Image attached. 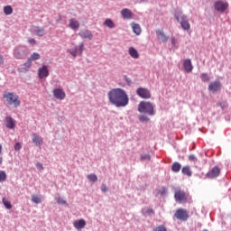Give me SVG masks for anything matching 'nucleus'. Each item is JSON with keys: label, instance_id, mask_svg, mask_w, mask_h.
<instances>
[{"label": "nucleus", "instance_id": "nucleus-19", "mask_svg": "<svg viewBox=\"0 0 231 231\" xmlns=\"http://www.w3.org/2000/svg\"><path fill=\"white\" fill-rule=\"evenodd\" d=\"M156 35L158 39H160V41H162V42H167V41H169V36L165 35V32H163V31H156Z\"/></svg>", "mask_w": 231, "mask_h": 231}, {"label": "nucleus", "instance_id": "nucleus-10", "mask_svg": "<svg viewBox=\"0 0 231 231\" xmlns=\"http://www.w3.org/2000/svg\"><path fill=\"white\" fill-rule=\"evenodd\" d=\"M208 91L211 93H217V91H221V82L213 81L208 85Z\"/></svg>", "mask_w": 231, "mask_h": 231}, {"label": "nucleus", "instance_id": "nucleus-2", "mask_svg": "<svg viewBox=\"0 0 231 231\" xmlns=\"http://www.w3.org/2000/svg\"><path fill=\"white\" fill-rule=\"evenodd\" d=\"M3 97L10 106H14L15 107H19V106H21V100L17 94L14 92H5Z\"/></svg>", "mask_w": 231, "mask_h": 231}, {"label": "nucleus", "instance_id": "nucleus-35", "mask_svg": "<svg viewBox=\"0 0 231 231\" xmlns=\"http://www.w3.org/2000/svg\"><path fill=\"white\" fill-rule=\"evenodd\" d=\"M105 26H107V28H115V23L111 21V19H106L104 23Z\"/></svg>", "mask_w": 231, "mask_h": 231}, {"label": "nucleus", "instance_id": "nucleus-48", "mask_svg": "<svg viewBox=\"0 0 231 231\" xmlns=\"http://www.w3.org/2000/svg\"><path fill=\"white\" fill-rule=\"evenodd\" d=\"M217 106H218L219 107H222V109H224L225 107H226V106L223 105V103H221V102L217 103Z\"/></svg>", "mask_w": 231, "mask_h": 231}, {"label": "nucleus", "instance_id": "nucleus-52", "mask_svg": "<svg viewBox=\"0 0 231 231\" xmlns=\"http://www.w3.org/2000/svg\"><path fill=\"white\" fill-rule=\"evenodd\" d=\"M3 163V158H0V165Z\"/></svg>", "mask_w": 231, "mask_h": 231}, {"label": "nucleus", "instance_id": "nucleus-39", "mask_svg": "<svg viewBox=\"0 0 231 231\" xmlns=\"http://www.w3.org/2000/svg\"><path fill=\"white\" fill-rule=\"evenodd\" d=\"M171 44L174 48H178V40H176V38L174 37H171Z\"/></svg>", "mask_w": 231, "mask_h": 231}, {"label": "nucleus", "instance_id": "nucleus-40", "mask_svg": "<svg viewBox=\"0 0 231 231\" xmlns=\"http://www.w3.org/2000/svg\"><path fill=\"white\" fill-rule=\"evenodd\" d=\"M189 162H198V158L194 154H190L189 156Z\"/></svg>", "mask_w": 231, "mask_h": 231}, {"label": "nucleus", "instance_id": "nucleus-9", "mask_svg": "<svg viewBox=\"0 0 231 231\" xmlns=\"http://www.w3.org/2000/svg\"><path fill=\"white\" fill-rule=\"evenodd\" d=\"M50 70L48 69V67L46 65H42L38 69V77L39 79H46V77H49Z\"/></svg>", "mask_w": 231, "mask_h": 231}, {"label": "nucleus", "instance_id": "nucleus-37", "mask_svg": "<svg viewBox=\"0 0 231 231\" xmlns=\"http://www.w3.org/2000/svg\"><path fill=\"white\" fill-rule=\"evenodd\" d=\"M6 180V172L0 171V181H5Z\"/></svg>", "mask_w": 231, "mask_h": 231}, {"label": "nucleus", "instance_id": "nucleus-34", "mask_svg": "<svg viewBox=\"0 0 231 231\" xmlns=\"http://www.w3.org/2000/svg\"><path fill=\"white\" fill-rule=\"evenodd\" d=\"M200 79L202 82H210V76H208L207 73L200 74Z\"/></svg>", "mask_w": 231, "mask_h": 231}, {"label": "nucleus", "instance_id": "nucleus-45", "mask_svg": "<svg viewBox=\"0 0 231 231\" xmlns=\"http://www.w3.org/2000/svg\"><path fill=\"white\" fill-rule=\"evenodd\" d=\"M125 80L128 84V86H131V83H132L131 79L127 78V76H125Z\"/></svg>", "mask_w": 231, "mask_h": 231}, {"label": "nucleus", "instance_id": "nucleus-15", "mask_svg": "<svg viewBox=\"0 0 231 231\" xmlns=\"http://www.w3.org/2000/svg\"><path fill=\"white\" fill-rule=\"evenodd\" d=\"M32 143H34L36 147H41V145L44 143V141L42 140V137L34 133L32 134Z\"/></svg>", "mask_w": 231, "mask_h": 231}, {"label": "nucleus", "instance_id": "nucleus-50", "mask_svg": "<svg viewBox=\"0 0 231 231\" xmlns=\"http://www.w3.org/2000/svg\"><path fill=\"white\" fill-rule=\"evenodd\" d=\"M145 160H151V156L150 155H146L145 156Z\"/></svg>", "mask_w": 231, "mask_h": 231}, {"label": "nucleus", "instance_id": "nucleus-3", "mask_svg": "<svg viewBox=\"0 0 231 231\" xmlns=\"http://www.w3.org/2000/svg\"><path fill=\"white\" fill-rule=\"evenodd\" d=\"M174 17H175L176 21L178 23H180V24L182 30H184V32H189L190 23H189V18L187 17V15L182 14L180 13V14H175Z\"/></svg>", "mask_w": 231, "mask_h": 231}, {"label": "nucleus", "instance_id": "nucleus-36", "mask_svg": "<svg viewBox=\"0 0 231 231\" xmlns=\"http://www.w3.org/2000/svg\"><path fill=\"white\" fill-rule=\"evenodd\" d=\"M56 201L59 205H67L68 202H66V200H64L62 198L58 197L56 198Z\"/></svg>", "mask_w": 231, "mask_h": 231}, {"label": "nucleus", "instance_id": "nucleus-20", "mask_svg": "<svg viewBox=\"0 0 231 231\" xmlns=\"http://www.w3.org/2000/svg\"><path fill=\"white\" fill-rule=\"evenodd\" d=\"M69 26L71 28V30H79V28H80V23H79V21L76 19H70L69 22Z\"/></svg>", "mask_w": 231, "mask_h": 231}, {"label": "nucleus", "instance_id": "nucleus-51", "mask_svg": "<svg viewBox=\"0 0 231 231\" xmlns=\"http://www.w3.org/2000/svg\"><path fill=\"white\" fill-rule=\"evenodd\" d=\"M3 152V145L0 144V154Z\"/></svg>", "mask_w": 231, "mask_h": 231}, {"label": "nucleus", "instance_id": "nucleus-26", "mask_svg": "<svg viewBox=\"0 0 231 231\" xmlns=\"http://www.w3.org/2000/svg\"><path fill=\"white\" fill-rule=\"evenodd\" d=\"M172 172H180L181 171V164L178 162H175L171 165Z\"/></svg>", "mask_w": 231, "mask_h": 231}, {"label": "nucleus", "instance_id": "nucleus-18", "mask_svg": "<svg viewBox=\"0 0 231 231\" xmlns=\"http://www.w3.org/2000/svg\"><path fill=\"white\" fill-rule=\"evenodd\" d=\"M145 113L146 115H149L150 116H153L154 115V105L152 103H145Z\"/></svg>", "mask_w": 231, "mask_h": 231}, {"label": "nucleus", "instance_id": "nucleus-43", "mask_svg": "<svg viewBox=\"0 0 231 231\" xmlns=\"http://www.w3.org/2000/svg\"><path fill=\"white\" fill-rule=\"evenodd\" d=\"M101 190L102 192H107L109 189L107 188V186H106V184H103L101 185Z\"/></svg>", "mask_w": 231, "mask_h": 231}, {"label": "nucleus", "instance_id": "nucleus-33", "mask_svg": "<svg viewBox=\"0 0 231 231\" xmlns=\"http://www.w3.org/2000/svg\"><path fill=\"white\" fill-rule=\"evenodd\" d=\"M2 203L5 207V208H7L8 210H10V208H12V203L9 200H6L5 198L2 199Z\"/></svg>", "mask_w": 231, "mask_h": 231}, {"label": "nucleus", "instance_id": "nucleus-7", "mask_svg": "<svg viewBox=\"0 0 231 231\" xmlns=\"http://www.w3.org/2000/svg\"><path fill=\"white\" fill-rule=\"evenodd\" d=\"M219 174H221V169L217 166H215L206 174V178L214 180V178H217Z\"/></svg>", "mask_w": 231, "mask_h": 231}, {"label": "nucleus", "instance_id": "nucleus-27", "mask_svg": "<svg viewBox=\"0 0 231 231\" xmlns=\"http://www.w3.org/2000/svg\"><path fill=\"white\" fill-rule=\"evenodd\" d=\"M21 51H24V50L21 49L20 47H16L14 49V57L15 59H23V54L21 53Z\"/></svg>", "mask_w": 231, "mask_h": 231}, {"label": "nucleus", "instance_id": "nucleus-54", "mask_svg": "<svg viewBox=\"0 0 231 231\" xmlns=\"http://www.w3.org/2000/svg\"><path fill=\"white\" fill-rule=\"evenodd\" d=\"M202 231H208V230H207V229H204V230H202Z\"/></svg>", "mask_w": 231, "mask_h": 231}, {"label": "nucleus", "instance_id": "nucleus-6", "mask_svg": "<svg viewBox=\"0 0 231 231\" xmlns=\"http://www.w3.org/2000/svg\"><path fill=\"white\" fill-rule=\"evenodd\" d=\"M174 216L176 219H180V221H187V219H189V213L183 208L177 209Z\"/></svg>", "mask_w": 231, "mask_h": 231}, {"label": "nucleus", "instance_id": "nucleus-25", "mask_svg": "<svg viewBox=\"0 0 231 231\" xmlns=\"http://www.w3.org/2000/svg\"><path fill=\"white\" fill-rule=\"evenodd\" d=\"M181 172L185 176H188V178H190V176H192V170H190V166L182 167Z\"/></svg>", "mask_w": 231, "mask_h": 231}, {"label": "nucleus", "instance_id": "nucleus-42", "mask_svg": "<svg viewBox=\"0 0 231 231\" xmlns=\"http://www.w3.org/2000/svg\"><path fill=\"white\" fill-rule=\"evenodd\" d=\"M21 147H22L21 143H16L14 144V151H21Z\"/></svg>", "mask_w": 231, "mask_h": 231}, {"label": "nucleus", "instance_id": "nucleus-21", "mask_svg": "<svg viewBox=\"0 0 231 231\" xmlns=\"http://www.w3.org/2000/svg\"><path fill=\"white\" fill-rule=\"evenodd\" d=\"M5 125L7 129H14L15 122L12 117H5Z\"/></svg>", "mask_w": 231, "mask_h": 231}, {"label": "nucleus", "instance_id": "nucleus-49", "mask_svg": "<svg viewBox=\"0 0 231 231\" xmlns=\"http://www.w3.org/2000/svg\"><path fill=\"white\" fill-rule=\"evenodd\" d=\"M5 61L3 60V56L0 55V64H4Z\"/></svg>", "mask_w": 231, "mask_h": 231}, {"label": "nucleus", "instance_id": "nucleus-13", "mask_svg": "<svg viewBox=\"0 0 231 231\" xmlns=\"http://www.w3.org/2000/svg\"><path fill=\"white\" fill-rule=\"evenodd\" d=\"M31 32L32 33H34V35H38V37H44V35H46L43 27H32Z\"/></svg>", "mask_w": 231, "mask_h": 231}, {"label": "nucleus", "instance_id": "nucleus-30", "mask_svg": "<svg viewBox=\"0 0 231 231\" xmlns=\"http://www.w3.org/2000/svg\"><path fill=\"white\" fill-rule=\"evenodd\" d=\"M31 199H32V203H35L36 205L42 203V199H41V197H39L37 195H32Z\"/></svg>", "mask_w": 231, "mask_h": 231}, {"label": "nucleus", "instance_id": "nucleus-24", "mask_svg": "<svg viewBox=\"0 0 231 231\" xmlns=\"http://www.w3.org/2000/svg\"><path fill=\"white\" fill-rule=\"evenodd\" d=\"M128 53L132 59H138L140 57V54H138V51L134 49V47H130L128 50Z\"/></svg>", "mask_w": 231, "mask_h": 231}, {"label": "nucleus", "instance_id": "nucleus-31", "mask_svg": "<svg viewBox=\"0 0 231 231\" xmlns=\"http://www.w3.org/2000/svg\"><path fill=\"white\" fill-rule=\"evenodd\" d=\"M136 94L138 95V97H141V98H145V88H137Z\"/></svg>", "mask_w": 231, "mask_h": 231}, {"label": "nucleus", "instance_id": "nucleus-5", "mask_svg": "<svg viewBox=\"0 0 231 231\" xmlns=\"http://www.w3.org/2000/svg\"><path fill=\"white\" fill-rule=\"evenodd\" d=\"M214 6L217 12H220V14H223L226 10L228 9L229 5L227 2L218 0L215 2Z\"/></svg>", "mask_w": 231, "mask_h": 231}, {"label": "nucleus", "instance_id": "nucleus-14", "mask_svg": "<svg viewBox=\"0 0 231 231\" xmlns=\"http://www.w3.org/2000/svg\"><path fill=\"white\" fill-rule=\"evenodd\" d=\"M83 51H84V43H80L79 50L77 48H74L73 50L69 51V53H70L72 57H77V55H82Z\"/></svg>", "mask_w": 231, "mask_h": 231}, {"label": "nucleus", "instance_id": "nucleus-46", "mask_svg": "<svg viewBox=\"0 0 231 231\" xmlns=\"http://www.w3.org/2000/svg\"><path fill=\"white\" fill-rule=\"evenodd\" d=\"M36 167H37V169H39L40 171H42V169H44V167L42 166V163H41V162H38V163L36 164Z\"/></svg>", "mask_w": 231, "mask_h": 231}, {"label": "nucleus", "instance_id": "nucleus-17", "mask_svg": "<svg viewBox=\"0 0 231 231\" xmlns=\"http://www.w3.org/2000/svg\"><path fill=\"white\" fill-rule=\"evenodd\" d=\"M183 68L187 73H190L194 67L192 66V61L190 60H185L183 62Z\"/></svg>", "mask_w": 231, "mask_h": 231}, {"label": "nucleus", "instance_id": "nucleus-1", "mask_svg": "<svg viewBox=\"0 0 231 231\" xmlns=\"http://www.w3.org/2000/svg\"><path fill=\"white\" fill-rule=\"evenodd\" d=\"M107 97L116 107H125L129 104V96L123 88H112L107 92Z\"/></svg>", "mask_w": 231, "mask_h": 231}, {"label": "nucleus", "instance_id": "nucleus-11", "mask_svg": "<svg viewBox=\"0 0 231 231\" xmlns=\"http://www.w3.org/2000/svg\"><path fill=\"white\" fill-rule=\"evenodd\" d=\"M137 111H139L141 113L142 116H139V120L140 122H145V102L142 101L139 105H138V108Z\"/></svg>", "mask_w": 231, "mask_h": 231}, {"label": "nucleus", "instance_id": "nucleus-29", "mask_svg": "<svg viewBox=\"0 0 231 231\" xmlns=\"http://www.w3.org/2000/svg\"><path fill=\"white\" fill-rule=\"evenodd\" d=\"M132 29L136 35H140V33H142V28H140L139 24H136V23L132 24Z\"/></svg>", "mask_w": 231, "mask_h": 231}, {"label": "nucleus", "instance_id": "nucleus-22", "mask_svg": "<svg viewBox=\"0 0 231 231\" xmlns=\"http://www.w3.org/2000/svg\"><path fill=\"white\" fill-rule=\"evenodd\" d=\"M74 226L77 228V230H82V228H84V226H86V220L79 219L78 221H75Z\"/></svg>", "mask_w": 231, "mask_h": 231}, {"label": "nucleus", "instance_id": "nucleus-28", "mask_svg": "<svg viewBox=\"0 0 231 231\" xmlns=\"http://www.w3.org/2000/svg\"><path fill=\"white\" fill-rule=\"evenodd\" d=\"M4 14L5 15H12L14 14V8H12V5H5L4 7Z\"/></svg>", "mask_w": 231, "mask_h": 231}, {"label": "nucleus", "instance_id": "nucleus-53", "mask_svg": "<svg viewBox=\"0 0 231 231\" xmlns=\"http://www.w3.org/2000/svg\"><path fill=\"white\" fill-rule=\"evenodd\" d=\"M145 122H149V118L145 117Z\"/></svg>", "mask_w": 231, "mask_h": 231}, {"label": "nucleus", "instance_id": "nucleus-16", "mask_svg": "<svg viewBox=\"0 0 231 231\" xmlns=\"http://www.w3.org/2000/svg\"><path fill=\"white\" fill-rule=\"evenodd\" d=\"M79 35V37H81V39H88L89 41H91V39H93V34L88 30L80 31Z\"/></svg>", "mask_w": 231, "mask_h": 231}, {"label": "nucleus", "instance_id": "nucleus-41", "mask_svg": "<svg viewBox=\"0 0 231 231\" xmlns=\"http://www.w3.org/2000/svg\"><path fill=\"white\" fill-rule=\"evenodd\" d=\"M28 42H29V44H32V46H34V44H37V41H35V39H33V38H29Z\"/></svg>", "mask_w": 231, "mask_h": 231}, {"label": "nucleus", "instance_id": "nucleus-32", "mask_svg": "<svg viewBox=\"0 0 231 231\" xmlns=\"http://www.w3.org/2000/svg\"><path fill=\"white\" fill-rule=\"evenodd\" d=\"M87 178L88 181H93V183L98 181V177L95 173L88 174Z\"/></svg>", "mask_w": 231, "mask_h": 231}, {"label": "nucleus", "instance_id": "nucleus-12", "mask_svg": "<svg viewBox=\"0 0 231 231\" xmlns=\"http://www.w3.org/2000/svg\"><path fill=\"white\" fill-rule=\"evenodd\" d=\"M53 96L55 98H58V100H64L66 98V92L62 88H55L53 90Z\"/></svg>", "mask_w": 231, "mask_h": 231}, {"label": "nucleus", "instance_id": "nucleus-4", "mask_svg": "<svg viewBox=\"0 0 231 231\" xmlns=\"http://www.w3.org/2000/svg\"><path fill=\"white\" fill-rule=\"evenodd\" d=\"M174 199L177 203H187L189 195L183 189H176L174 192Z\"/></svg>", "mask_w": 231, "mask_h": 231}, {"label": "nucleus", "instance_id": "nucleus-23", "mask_svg": "<svg viewBox=\"0 0 231 231\" xmlns=\"http://www.w3.org/2000/svg\"><path fill=\"white\" fill-rule=\"evenodd\" d=\"M121 14L124 19H131L133 17V13L129 9H123Z\"/></svg>", "mask_w": 231, "mask_h": 231}, {"label": "nucleus", "instance_id": "nucleus-47", "mask_svg": "<svg viewBox=\"0 0 231 231\" xmlns=\"http://www.w3.org/2000/svg\"><path fill=\"white\" fill-rule=\"evenodd\" d=\"M151 97V92L148 90H145V98H150Z\"/></svg>", "mask_w": 231, "mask_h": 231}, {"label": "nucleus", "instance_id": "nucleus-44", "mask_svg": "<svg viewBox=\"0 0 231 231\" xmlns=\"http://www.w3.org/2000/svg\"><path fill=\"white\" fill-rule=\"evenodd\" d=\"M146 213L148 214V216H154V209L149 208L147 209Z\"/></svg>", "mask_w": 231, "mask_h": 231}, {"label": "nucleus", "instance_id": "nucleus-38", "mask_svg": "<svg viewBox=\"0 0 231 231\" xmlns=\"http://www.w3.org/2000/svg\"><path fill=\"white\" fill-rule=\"evenodd\" d=\"M153 231H167V227H165V226H158Z\"/></svg>", "mask_w": 231, "mask_h": 231}, {"label": "nucleus", "instance_id": "nucleus-8", "mask_svg": "<svg viewBox=\"0 0 231 231\" xmlns=\"http://www.w3.org/2000/svg\"><path fill=\"white\" fill-rule=\"evenodd\" d=\"M41 59V54H39L38 52H33L30 58H28L27 62H25L23 64V66H25V68H32V60H40Z\"/></svg>", "mask_w": 231, "mask_h": 231}]
</instances>
